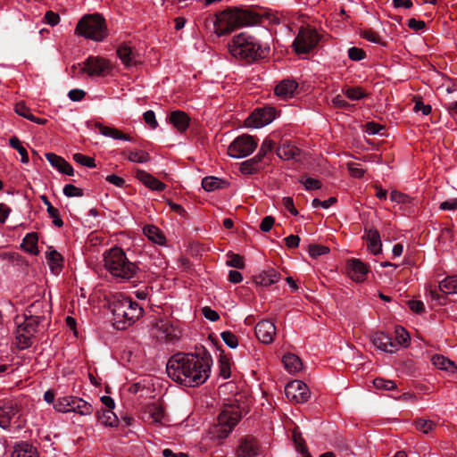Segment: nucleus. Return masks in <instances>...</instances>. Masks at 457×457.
<instances>
[{
  "mask_svg": "<svg viewBox=\"0 0 457 457\" xmlns=\"http://www.w3.org/2000/svg\"><path fill=\"white\" fill-rule=\"evenodd\" d=\"M212 359L210 353L201 346L195 353H178L172 355L166 366L169 378L185 386H198L210 377Z\"/></svg>",
  "mask_w": 457,
  "mask_h": 457,
  "instance_id": "1",
  "label": "nucleus"
},
{
  "mask_svg": "<svg viewBox=\"0 0 457 457\" xmlns=\"http://www.w3.org/2000/svg\"><path fill=\"white\" fill-rule=\"evenodd\" d=\"M215 17V33L218 37L228 34L243 26L256 25L262 21L261 15L237 7H229L217 13Z\"/></svg>",
  "mask_w": 457,
  "mask_h": 457,
  "instance_id": "2",
  "label": "nucleus"
},
{
  "mask_svg": "<svg viewBox=\"0 0 457 457\" xmlns=\"http://www.w3.org/2000/svg\"><path fill=\"white\" fill-rule=\"evenodd\" d=\"M112 314V325L118 330H124L131 326L144 311L139 304L121 293H114L107 308Z\"/></svg>",
  "mask_w": 457,
  "mask_h": 457,
  "instance_id": "3",
  "label": "nucleus"
},
{
  "mask_svg": "<svg viewBox=\"0 0 457 457\" xmlns=\"http://www.w3.org/2000/svg\"><path fill=\"white\" fill-rule=\"evenodd\" d=\"M228 49L234 57L246 63L265 58L270 52V47H262L254 37L245 32L234 36L228 43Z\"/></svg>",
  "mask_w": 457,
  "mask_h": 457,
  "instance_id": "4",
  "label": "nucleus"
},
{
  "mask_svg": "<svg viewBox=\"0 0 457 457\" xmlns=\"http://www.w3.org/2000/svg\"><path fill=\"white\" fill-rule=\"evenodd\" d=\"M103 261L110 273L122 279L133 278L137 270V265L129 261L124 251L120 247H112L104 251Z\"/></svg>",
  "mask_w": 457,
  "mask_h": 457,
  "instance_id": "5",
  "label": "nucleus"
},
{
  "mask_svg": "<svg viewBox=\"0 0 457 457\" xmlns=\"http://www.w3.org/2000/svg\"><path fill=\"white\" fill-rule=\"evenodd\" d=\"M241 418V411L238 406H224L218 416V423L211 428L210 434L218 440L228 437Z\"/></svg>",
  "mask_w": 457,
  "mask_h": 457,
  "instance_id": "6",
  "label": "nucleus"
},
{
  "mask_svg": "<svg viewBox=\"0 0 457 457\" xmlns=\"http://www.w3.org/2000/svg\"><path fill=\"white\" fill-rule=\"evenodd\" d=\"M258 145L257 140L247 134L237 137L229 145L228 152L232 158H244L250 155Z\"/></svg>",
  "mask_w": 457,
  "mask_h": 457,
  "instance_id": "7",
  "label": "nucleus"
},
{
  "mask_svg": "<svg viewBox=\"0 0 457 457\" xmlns=\"http://www.w3.org/2000/svg\"><path fill=\"white\" fill-rule=\"evenodd\" d=\"M320 40L318 33L311 29L301 28L292 46L296 54H308L316 47Z\"/></svg>",
  "mask_w": 457,
  "mask_h": 457,
  "instance_id": "8",
  "label": "nucleus"
},
{
  "mask_svg": "<svg viewBox=\"0 0 457 457\" xmlns=\"http://www.w3.org/2000/svg\"><path fill=\"white\" fill-rule=\"evenodd\" d=\"M107 36V25L103 15L97 12L87 13V39L102 42Z\"/></svg>",
  "mask_w": 457,
  "mask_h": 457,
  "instance_id": "9",
  "label": "nucleus"
},
{
  "mask_svg": "<svg viewBox=\"0 0 457 457\" xmlns=\"http://www.w3.org/2000/svg\"><path fill=\"white\" fill-rule=\"evenodd\" d=\"M276 117V110L270 106L256 109L245 119V125L250 128H262L270 124Z\"/></svg>",
  "mask_w": 457,
  "mask_h": 457,
  "instance_id": "10",
  "label": "nucleus"
},
{
  "mask_svg": "<svg viewBox=\"0 0 457 457\" xmlns=\"http://www.w3.org/2000/svg\"><path fill=\"white\" fill-rule=\"evenodd\" d=\"M287 397L296 403H305L310 398V390L302 380H293L289 382L285 389Z\"/></svg>",
  "mask_w": 457,
  "mask_h": 457,
  "instance_id": "11",
  "label": "nucleus"
},
{
  "mask_svg": "<svg viewBox=\"0 0 457 457\" xmlns=\"http://www.w3.org/2000/svg\"><path fill=\"white\" fill-rule=\"evenodd\" d=\"M439 292L431 290L430 294L434 300L444 304L446 295H457V276H448L439 283Z\"/></svg>",
  "mask_w": 457,
  "mask_h": 457,
  "instance_id": "12",
  "label": "nucleus"
},
{
  "mask_svg": "<svg viewBox=\"0 0 457 457\" xmlns=\"http://www.w3.org/2000/svg\"><path fill=\"white\" fill-rule=\"evenodd\" d=\"M111 70L110 62L100 56L87 57V76L104 77Z\"/></svg>",
  "mask_w": 457,
  "mask_h": 457,
  "instance_id": "13",
  "label": "nucleus"
},
{
  "mask_svg": "<svg viewBox=\"0 0 457 457\" xmlns=\"http://www.w3.org/2000/svg\"><path fill=\"white\" fill-rule=\"evenodd\" d=\"M348 276L354 281L362 282L366 279L369 267L359 259L352 258L346 262Z\"/></svg>",
  "mask_w": 457,
  "mask_h": 457,
  "instance_id": "14",
  "label": "nucleus"
},
{
  "mask_svg": "<svg viewBox=\"0 0 457 457\" xmlns=\"http://www.w3.org/2000/svg\"><path fill=\"white\" fill-rule=\"evenodd\" d=\"M87 129L91 130L98 129L101 135L113 139L132 141V137L129 135L121 132L116 128L104 126L100 122L87 120Z\"/></svg>",
  "mask_w": 457,
  "mask_h": 457,
  "instance_id": "15",
  "label": "nucleus"
},
{
  "mask_svg": "<svg viewBox=\"0 0 457 457\" xmlns=\"http://www.w3.org/2000/svg\"><path fill=\"white\" fill-rule=\"evenodd\" d=\"M278 157L283 160L299 161L302 150L290 140H282L276 149Z\"/></svg>",
  "mask_w": 457,
  "mask_h": 457,
  "instance_id": "16",
  "label": "nucleus"
},
{
  "mask_svg": "<svg viewBox=\"0 0 457 457\" xmlns=\"http://www.w3.org/2000/svg\"><path fill=\"white\" fill-rule=\"evenodd\" d=\"M255 335L263 344H270L276 335V327L268 320L259 321L255 326Z\"/></svg>",
  "mask_w": 457,
  "mask_h": 457,
  "instance_id": "17",
  "label": "nucleus"
},
{
  "mask_svg": "<svg viewBox=\"0 0 457 457\" xmlns=\"http://www.w3.org/2000/svg\"><path fill=\"white\" fill-rule=\"evenodd\" d=\"M113 295L114 293L106 289L96 288L87 299V303H90L94 309H107L111 303V297L112 298Z\"/></svg>",
  "mask_w": 457,
  "mask_h": 457,
  "instance_id": "18",
  "label": "nucleus"
},
{
  "mask_svg": "<svg viewBox=\"0 0 457 457\" xmlns=\"http://www.w3.org/2000/svg\"><path fill=\"white\" fill-rule=\"evenodd\" d=\"M19 412V407L11 401L0 404V428L8 429L12 420Z\"/></svg>",
  "mask_w": 457,
  "mask_h": 457,
  "instance_id": "19",
  "label": "nucleus"
},
{
  "mask_svg": "<svg viewBox=\"0 0 457 457\" xmlns=\"http://www.w3.org/2000/svg\"><path fill=\"white\" fill-rule=\"evenodd\" d=\"M239 457H256L259 454V445L253 437H244L237 449Z\"/></svg>",
  "mask_w": 457,
  "mask_h": 457,
  "instance_id": "20",
  "label": "nucleus"
},
{
  "mask_svg": "<svg viewBox=\"0 0 457 457\" xmlns=\"http://www.w3.org/2000/svg\"><path fill=\"white\" fill-rule=\"evenodd\" d=\"M169 120L179 132L183 133L189 126L190 118L185 112L176 110L170 113Z\"/></svg>",
  "mask_w": 457,
  "mask_h": 457,
  "instance_id": "21",
  "label": "nucleus"
},
{
  "mask_svg": "<svg viewBox=\"0 0 457 457\" xmlns=\"http://www.w3.org/2000/svg\"><path fill=\"white\" fill-rule=\"evenodd\" d=\"M137 178L144 183L145 186L155 191H163L166 188V185L156 178L149 174L145 170H137Z\"/></svg>",
  "mask_w": 457,
  "mask_h": 457,
  "instance_id": "22",
  "label": "nucleus"
},
{
  "mask_svg": "<svg viewBox=\"0 0 457 457\" xmlns=\"http://www.w3.org/2000/svg\"><path fill=\"white\" fill-rule=\"evenodd\" d=\"M298 84L293 79H283L275 87V94L282 98H289L294 96Z\"/></svg>",
  "mask_w": 457,
  "mask_h": 457,
  "instance_id": "23",
  "label": "nucleus"
},
{
  "mask_svg": "<svg viewBox=\"0 0 457 457\" xmlns=\"http://www.w3.org/2000/svg\"><path fill=\"white\" fill-rule=\"evenodd\" d=\"M11 457H38L36 447L28 442H20L13 447Z\"/></svg>",
  "mask_w": 457,
  "mask_h": 457,
  "instance_id": "24",
  "label": "nucleus"
},
{
  "mask_svg": "<svg viewBox=\"0 0 457 457\" xmlns=\"http://www.w3.org/2000/svg\"><path fill=\"white\" fill-rule=\"evenodd\" d=\"M71 397L70 401L68 412H74L72 419L73 423H79L83 421L84 411L83 408L86 407V402L82 398Z\"/></svg>",
  "mask_w": 457,
  "mask_h": 457,
  "instance_id": "25",
  "label": "nucleus"
},
{
  "mask_svg": "<svg viewBox=\"0 0 457 457\" xmlns=\"http://www.w3.org/2000/svg\"><path fill=\"white\" fill-rule=\"evenodd\" d=\"M280 274L273 269L267 271H263L254 278V281L257 285L263 287H269L277 281H278Z\"/></svg>",
  "mask_w": 457,
  "mask_h": 457,
  "instance_id": "26",
  "label": "nucleus"
},
{
  "mask_svg": "<svg viewBox=\"0 0 457 457\" xmlns=\"http://www.w3.org/2000/svg\"><path fill=\"white\" fill-rule=\"evenodd\" d=\"M24 321L18 325L19 331L26 332L29 335H34L37 331V327L40 323L41 317L39 316H27L24 314Z\"/></svg>",
  "mask_w": 457,
  "mask_h": 457,
  "instance_id": "27",
  "label": "nucleus"
},
{
  "mask_svg": "<svg viewBox=\"0 0 457 457\" xmlns=\"http://www.w3.org/2000/svg\"><path fill=\"white\" fill-rule=\"evenodd\" d=\"M292 440L296 451L301 453L303 457H312L311 453L308 452L305 440L303 439L302 432L298 427H295L292 430Z\"/></svg>",
  "mask_w": 457,
  "mask_h": 457,
  "instance_id": "28",
  "label": "nucleus"
},
{
  "mask_svg": "<svg viewBox=\"0 0 457 457\" xmlns=\"http://www.w3.org/2000/svg\"><path fill=\"white\" fill-rule=\"evenodd\" d=\"M262 162V160L256 154L240 164V171L245 175L255 174L261 170Z\"/></svg>",
  "mask_w": 457,
  "mask_h": 457,
  "instance_id": "29",
  "label": "nucleus"
},
{
  "mask_svg": "<svg viewBox=\"0 0 457 457\" xmlns=\"http://www.w3.org/2000/svg\"><path fill=\"white\" fill-rule=\"evenodd\" d=\"M368 248L374 254L377 255L381 253L382 243L379 232L377 229H369L368 235Z\"/></svg>",
  "mask_w": 457,
  "mask_h": 457,
  "instance_id": "30",
  "label": "nucleus"
},
{
  "mask_svg": "<svg viewBox=\"0 0 457 457\" xmlns=\"http://www.w3.org/2000/svg\"><path fill=\"white\" fill-rule=\"evenodd\" d=\"M117 54L122 63L128 67L134 65L137 62L135 51L128 46H120L117 49Z\"/></svg>",
  "mask_w": 457,
  "mask_h": 457,
  "instance_id": "31",
  "label": "nucleus"
},
{
  "mask_svg": "<svg viewBox=\"0 0 457 457\" xmlns=\"http://www.w3.org/2000/svg\"><path fill=\"white\" fill-rule=\"evenodd\" d=\"M285 369L290 373H295L301 370L303 363L301 359L294 353H287L282 358Z\"/></svg>",
  "mask_w": 457,
  "mask_h": 457,
  "instance_id": "32",
  "label": "nucleus"
},
{
  "mask_svg": "<svg viewBox=\"0 0 457 457\" xmlns=\"http://www.w3.org/2000/svg\"><path fill=\"white\" fill-rule=\"evenodd\" d=\"M145 413L149 415V419L154 423H162L165 417V411L160 403H151L145 407Z\"/></svg>",
  "mask_w": 457,
  "mask_h": 457,
  "instance_id": "33",
  "label": "nucleus"
},
{
  "mask_svg": "<svg viewBox=\"0 0 457 457\" xmlns=\"http://www.w3.org/2000/svg\"><path fill=\"white\" fill-rule=\"evenodd\" d=\"M432 362L433 364L440 370L453 373L456 370V365L453 361L449 360L448 358L440 355L436 354L432 357Z\"/></svg>",
  "mask_w": 457,
  "mask_h": 457,
  "instance_id": "34",
  "label": "nucleus"
},
{
  "mask_svg": "<svg viewBox=\"0 0 457 457\" xmlns=\"http://www.w3.org/2000/svg\"><path fill=\"white\" fill-rule=\"evenodd\" d=\"M226 184L225 180L213 176H207L202 180V187L208 192L222 188Z\"/></svg>",
  "mask_w": 457,
  "mask_h": 457,
  "instance_id": "35",
  "label": "nucleus"
},
{
  "mask_svg": "<svg viewBox=\"0 0 457 457\" xmlns=\"http://www.w3.org/2000/svg\"><path fill=\"white\" fill-rule=\"evenodd\" d=\"M37 234L35 233V232H32V233H29L25 236V237L23 238L22 240V244H21V247L32 253V254H37Z\"/></svg>",
  "mask_w": 457,
  "mask_h": 457,
  "instance_id": "36",
  "label": "nucleus"
},
{
  "mask_svg": "<svg viewBox=\"0 0 457 457\" xmlns=\"http://www.w3.org/2000/svg\"><path fill=\"white\" fill-rule=\"evenodd\" d=\"M104 215L96 208H91L87 212V228L98 229L103 223Z\"/></svg>",
  "mask_w": 457,
  "mask_h": 457,
  "instance_id": "37",
  "label": "nucleus"
},
{
  "mask_svg": "<svg viewBox=\"0 0 457 457\" xmlns=\"http://www.w3.org/2000/svg\"><path fill=\"white\" fill-rule=\"evenodd\" d=\"M47 259L52 272L58 273L62 266L63 259L62 255L56 250L51 249L47 253Z\"/></svg>",
  "mask_w": 457,
  "mask_h": 457,
  "instance_id": "38",
  "label": "nucleus"
},
{
  "mask_svg": "<svg viewBox=\"0 0 457 457\" xmlns=\"http://www.w3.org/2000/svg\"><path fill=\"white\" fill-rule=\"evenodd\" d=\"M145 235L153 242L162 245L165 241L163 234L154 225H147L144 228Z\"/></svg>",
  "mask_w": 457,
  "mask_h": 457,
  "instance_id": "39",
  "label": "nucleus"
},
{
  "mask_svg": "<svg viewBox=\"0 0 457 457\" xmlns=\"http://www.w3.org/2000/svg\"><path fill=\"white\" fill-rule=\"evenodd\" d=\"M97 419L102 424L109 427H117L119 423V420L112 410H106L102 412H98Z\"/></svg>",
  "mask_w": 457,
  "mask_h": 457,
  "instance_id": "40",
  "label": "nucleus"
},
{
  "mask_svg": "<svg viewBox=\"0 0 457 457\" xmlns=\"http://www.w3.org/2000/svg\"><path fill=\"white\" fill-rule=\"evenodd\" d=\"M372 344L382 351H386V343L389 342V335L378 331L371 336Z\"/></svg>",
  "mask_w": 457,
  "mask_h": 457,
  "instance_id": "41",
  "label": "nucleus"
},
{
  "mask_svg": "<svg viewBox=\"0 0 457 457\" xmlns=\"http://www.w3.org/2000/svg\"><path fill=\"white\" fill-rule=\"evenodd\" d=\"M10 145L16 149L21 156V162L27 163L29 161V154L24 146H22L20 139L17 137H12L9 139Z\"/></svg>",
  "mask_w": 457,
  "mask_h": 457,
  "instance_id": "42",
  "label": "nucleus"
},
{
  "mask_svg": "<svg viewBox=\"0 0 457 457\" xmlns=\"http://www.w3.org/2000/svg\"><path fill=\"white\" fill-rule=\"evenodd\" d=\"M33 335H29L23 331H19V327H17V345L20 349H27L31 346L32 345V338Z\"/></svg>",
  "mask_w": 457,
  "mask_h": 457,
  "instance_id": "43",
  "label": "nucleus"
},
{
  "mask_svg": "<svg viewBox=\"0 0 457 457\" xmlns=\"http://www.w3.org/2000/svg\"><path fill=\"white\" fill-rule=\"evenodd\" d=\"M344 94L351 100L356 101L367 96L365 91L360 87H350L344 90Z\"/></svg>",
  "mask_w": 457,
  "mask_h": 457,
  "instance_id": "44",
  "label": "nucleus"
},
{
  "mask_svg": "<svg viewBox=\"0 0 457 457\" xmlns=\"http://www.w3.org/2000/svg\"><path fill=\"white\" fill-rule=\"evenodd\" d=\"M395 340L400 346H407L410 343L411 337L408 332L401 326L395 327Z\"/></svg>",
  "mask_w": 457,
  "mask_h": 457,
  "instance_id": "45",
  "label": "nucleus"
},
{
  "mask_svg": "<svg viewBox=\"0 0 457 457\" xmlns=\"http://www.w3.org/2000/svg\"><path fill=\"white\" fill-rule=\"evenodd\" d=\"M414 425L418 430L422 431L424 434H428V432L432 431L436 427L435 422L422 418L416 419Z\"/></svg>",
  "mask_w": 457,
  "mask_h": 457,
  "instance_id": "46",
  "label": "nucleus"
},
{
  "mask_svg": "<svg viewBox=\"0 0 457 457\" xmlns=\"http://www.w3.org/2000/svg\"><path fill=\"white\" fill-rule=\"evenodd\" d=\"M220 365V375L223 378H228L230 377V361L229 359L223 354L220 355L219 359Z\"/></svg>",
  "mask_w": 457,
  "mask_h": 457,
  "instance_id": "47",
  "label": "nucleus"
},
{
  "mask_svg": "<svg viewBox=\"0 0 457 457\" xmlns=\"http://www.w3.org/2000/svg\"><path fill=\"white\" fill-rule=\"evenodd\" d=\"M45 155L50 164L61 172L62 168L64 167L66 161L62 157L54 153H46Z\"/></svg>",
  "mask_w": 457,
  "mask_h": 457,
  "instance_id": "48",
  "label": "nucleus"
},
{
  "mask_svg": "<svg viewBox=\"0 0 457 457\" xmlns=\"http://www.w3.org/2000/svg\"><path fill=\"white\" fill-rule=\"evenodd\" d=\"M104 238V233L102 230L95 229L87 235V245L90 244L91 247H95L101 245Z\"/></svg>",
  "mask_w": 457,
  "mask_h": 457,
  "instance_id": "49",
  "label": "nucleus"
},
{
  "mask_svg": "<svg viewBox=\"0 0 457 457\" xmlns=\"http://www.w3.org/2000/svg\"><path fill=\"white\" fill-rule=\"evenodd\" d=\"M373 385L377 389L383 390H395L396 389V384L393 380H386L382 378H376L373 381Z\"/></svg>",
  "mask_w": 457,
  "mask_h": 457,
  "instance_id": "50",
  "label": "nucleus"
},
{
  "mask_svg": "<svg viewBox=\"0 0 457 457\" xmlns=\"http://www.w3.org/2000/svg\"><path fill=\"white\" fill-rule=\"evenodd\" d=\"M275 145L276 143L272 139L269 137L265 138L261 145L257 155L260 156L262 160H263V158L274 149Z\"/></svg>",
  "mask_w": 457,
  "mask_h": 457,
  "instance_id": "51",
  "label": "nucleus"
},
{
  "mask_svg": "<svg viewBox=\"0 0 457 457\" xmlns=\"http://www.w3.org/2000/svg\"><path fill=\"white\" fill-rule=\"evenodd\" d=\"M62 192L64 195H66L67 197H82L84 195V189L81 187H78L72 184L65 185Z\"/></svg>",
  "mask_w": 457,
  "mask_h": 457,
  "instance_id": "52",
  "label": "nucleus"
},
{
  "mask_svg": "<svg viewBox=\"0 0 457 457\" xmlns=\"http://www.w3.org/2000/svg\"><path fill=\"white\" fill-rule=\"evenodd\" d=\"M128 160L133 162L144 163L150 160L148 153L131 151L128 155Z\"/></svg>",
  "mask_w": 457,
  "mask_h": 457,
  "instance_id": "53",
  "label": "nucleus"
},
{
  "mask_svg": "<svg viewBox=\"0 0 457 457\" xmlns=\"http://www.w3.org/2000/svg\"><path fill=\"white\" fill-rule=\"evenodd\" d=\"M220 337L224 343L230 348L234 349L238 345V339L237 336L231 331H223Z\"/></svg>",
  "mask_w": 457,
  "mask_h": 457,
  "instance_id": "54",
  "label": "nucleus"
},
{
  "mask_svg": "<svg viewBox=\"0 0 457 457\" xmlns=\"http://www.w3.org/2000/svg\"><path fill=\"white\" fill-rule=\"evenodd\" d=\"M361 37L368 41H370L372 43H376L378 45H381L383 46H386V43L382 41L380 37L372 29H366L361 32Z\"/></svg>",
  "mask_w": 457,
  "mask_h": 457,
  "instance_id": "55",
  "label": "nucleus"
},
{
  "mask_svg": "<svg viewBox=\"0 0 457 457\" xmlns=\"http://www.w3.org/2000/svg\"><path fill=\"white\" fill-rule=\"evenodd\" d=\"M228 255L229 257V260L227 261L226 264L228 267H234L237 269H244L245 262H244L242 256H240L239 254L232 253H228Z\"/></svg>",
  "mask_w": 457,
  "mask_h": 457,
  "instance_id": "56",
  "label": "nucleus"
},
{
  "mask_svg": "<svg viewBox=\"0 0 457 457\" xmlns=\"http://www.w3.org/2000/svg\"><path fill=\"white\" fill-rule=\"evenodd\" d=\"M347 53H348V57L352 61H355V62L361 61L366 57L365 51L362 48H359L356 46L350 47L348 49Z\"/></svg>",
  "mask_w": 457,
  "mask_h": 457,
  "instance_id": "57",
  "label": "nucleus"
},
{
  "mask_svg": "<svg viewBox=\"0 0 457 457\" xmlns=\"http://www.w3.org/2000/svg\"><path fill=\"white\" fill-rule=\"evenodd\" d=\"M329 249L327 246L320 245H309V254L312 258H317L319 256H321L323 254L328 253Z\"/></svg>",
  "mask_w": 457,
  "mask_h": 457,
  "instance_id": "58",
  "label": "nucleus"
},
{
  "mask_svg": "<svg viewBox=\"0 0 457 457\" xmlns=\"http://www.w3.org/2000/svg\"><path fill=\"white\" fill-rule=\"evenodd\" d=\"M300 182L304 185L307 190L320 189L321 187V182L313 178L302 177Z\"/></svg>",
  "mask_w": 457,
  "mask_h": 457,
  "instance_id": "59",
  "label": "nucleus"
},
{
  "mask_svg": "<svg viewBox=\"0 0 457 457\" xmlns=\"http://www.w3.org/2000/svg\"><path fill=\"white\" fill-rule=\"evenodd\" d=\"M390 199L395 203L402 204H409L411 202V197L403 193L398 192L396 190L392 191L390 194Z\"/></svg>",
  "mask_w": 457,
  "mask_h": 457,
  "instance_id": "60",
  "label": "nucleus"
},
{
  "mask_svg": "<svg viewBox=\"0 0 457 457\" xmlns=\"http://www.w3.org/2000/svg\"><path fill=\"white\" fill-rule=\"evenodd\" d=\"M70 401H71V396L60 398V399H58L56 403H54V407L56 411H58L60 412H68V409H70L69 408Z\"/></svg>",
  "mask_w": 457,
  "mask_h": 457,
  "instance_id": "61",
  "label": "nucleus"
},
{
  "mask_svg": "<svg viewBox=\"0 0 457 457\" xmlns=\"http://www.w3.org/2000/svg\"><path fill=\"white\" fill-rule=\"evenodd\" d=\"M431 106L429 104H425L421 98H419L415 101V104L413 107L414 112H421L424 115H428L431 112Z\"/></svg>",
  "mask_w": 457,
  "mask_h": 457,
  "instance_id": "62",
  "label": "nucleus"
},
{
  "mask_svg": "<svg viewBox=\"0 0 457 457\" xmlns=\"http://www.w3.org/2000/svg\"><path fill=\"white\" fill-rule=\"evenodd\" d=\"M47 212L51 218H53L54 224L61 228L63 226V221L60 217L59 211L54 207L47 208Z\"/></svg>",
  "mask_w": 457,
  "mask_h": 457,
  "instance_id": "63",
  "label": "nucleus"
},
{
  "mask_svg": "<svg viewBox=\"0 0 457 457\" xmlns=\"http://www.w3.org/2000/svg\"><path fill=\"white\" fill-rule=\"evenodd\" d=\"M366 132L369 135H378L381 133V130L384 129V127L382 125H379L378 123H375L373 121L367 122L365 124Z\"/></svg>",
  "mask_w": 457,
  "mask_h": 457,
  "instance_id": "64",
  "label": "nucleus"
}]
</instances>
